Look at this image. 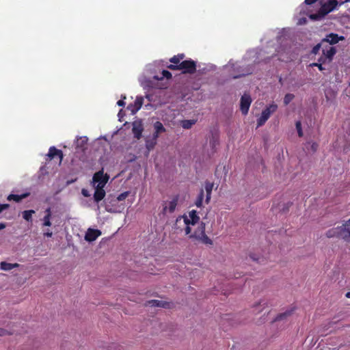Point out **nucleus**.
I'll list each match as a JSON object with an SVG mask.
<instances>
[{"label":"nucleus","instance_id":"nucleus-1","mask_svg":"<svg viewBox=\"0 0 350 350\" xmlns=\"http://www.w3.org/2000/svg\"><path fill=\"white\" fill-rule=\"evenodd\" d=\"M205 223L201 221L193 233L189 236V238L206 245H212L213 241L205 233Z\"/></svg>","mask_w":350,"mask_h":350},{"label":"nucleus","instance_id":"nucleus-2","mask_svg":"<svg viewBox=\"0 0 350 350\" xmlns=\"http://www.w3.org/2000/svg\"><path fill=\"white\" fill-rule=\"evenodd\" d=\"M337 5L338 1L336 0H328L327 2L321 4L317 13L310 14V18L312 20L320 19L333 11Z\"/></svg>","mask_w":350,"mask_h":350},{"label":"nucleus","instance_id":"nucleus-3","mask_svg":"<svg viewBox=\"0 0 350 350\" xmlns=\"http://www.w3.org/2000/svg\"><path fill=\"white\" fill-rule=\"evenodd\" d=\"M172 70H182L183 74H193L196 71V63L189 59L182 61L178 66H167Z\"/></svg>","mask_w":350,"mask_h":350},{"label":"nucleus","instance_id":"nucleus-4","mask_svg":"<svg viewBox=\"0 0 350 350\" xmlns=\"http://www.w3.org/2000/svg\"><path fill=\"white\" fill-rule=\"evenodd\" d=\"M277 109L278 105L274 103L267 106L266 108L262 110L260 117L257 120V126L260 127L264 125L271 115L276 111Z\"/></svg>","mask_w":350,"mask_h":350},{"label":"nucleus","instance_id":"nucleus-5","mask_svg":"<svg viewBox=\"0 0 350 350\" xmlns=\"http://www.w3.org/2000/svg\"><path fill=\"white\" fill-rule=\"evenodd\" d=\"M109 176L104 174L103 170H100L96 172L92 178L93 187H105L109 180Z\"/></svg>","mask_w":350,"mask_h":350},{"label":"nucleus","instance_id":"nucleus-6","mask_svg":"<svg viewBox=\"0 0 350 350\" xmlns=\"http://www.w3.org/2000/svg\"><path fill=\"white\" fill-rule=\"evenodd\" d=\"M339 238L350 243V219L339 226Z\"/></svg>","mask_w":350,"mask_h":350},{"label":"nucleus","instance_id":"nucleus-7","mask_svg":"<svg viewBox=\"0 0 350 350\" xmlns=\"http://www.w3.org/2000/svg\"><path fill=\"white\" fill-rule=\"evenodd\" d=\"M252 103V98L249 94H243L241 98L240 110L243 115H247Z\"/></svg>","mask_w":350,"mask_h":350},{"label":"nucleus","instance_id":"nucleus-8","mask_svg":"<svg viewBox=\"0 0 350 350\" xmlns=\"http://www.w3.org/2000/svg\"><path fill=\"white\" fill-rule=\"evenodd\" d=\"M143 103L144 98L142 96H137L135 102L127 106V109L131 111V113L133 115L141 109Z\"/></svg>","mask_w":350,"mask_h":350},{"label":"nucleus","instance_id":"nucleus-9","mask_svg":"<svg viewBox=\"0 0 350 350\" xmlns=\"http://www.w3.org/2000/svg\"><path fill=\"white\" fill-rule=\"evenodd\" d=\"M47 157L50 160L53 159L55 157H58L59 163H61L63 160L64 154L61 150L57 149L54 146H51L49 150Z\"/></svg>","mask_w":350,"mask_h":350},{"label":"nucleus","instance_id":"nucleus-10","mask_svg":"<svg viewBox=\"0 0 350 350\" xmlns=\"http://www.w3.org/2000/svg\"><path fill=\"white\" fill-rule=\"evenodd\" d=\"M178 203V196H175L170 202H165L163 208V213L165 214L167 212L170 213H172L177 206Z\"/></svg>","mask_w":350,"mask_h":350},{"label":"nucleus","instance_id":"nucleus-11","mask_svg":"<svg viewBox=\"0 0 350 350\" xmlns=\"http://www.w3.org/2000/svg\"><path fill=\"white\" fill-rule=\"evenodd\" d=\"M100 235V230L97 229L88 228L85 235V240L88 242H92Z\"/></svg>","mask_w":350,"mask_h":350},{"label":"nucleus","instance_id":"nucleus-12","mask_svg":"<svg viewBox=\"0 0 350 350\" xmlns=\"http://www.w3.org/2000/svg\"><path fill=\"white\" fill-rule=\"evenodd\" d=\"M345 38L343 36H339L337 33H331L326 36L325 38L322 40L323 43H329L330 44H334L338 43L340 40H343Z\"/></svg>","mask_w":350,"mask_h":350},{"label":"nucleus","instance_id":"nucleus-13","mask_svg":"<svg viewBox=\"0 0 350 350\" xmlns=\"http://www.w3.org/2000/svg\"><path fill=\"white\" fill-rule=\"evenodd\" d=\"M189 218H188L187 217H183L184 223L185 225L191 224L192 226H194L198 222L200 219V217L198 216L196 211L192 210L191 211L189 212Z\"/></svg>","mask_w":350,"mask_h":350},{"label":"nucleus","instance_id":"nucleus-14","mask_svg":"<svg viewBox=\"0 0 350 350\" xmlns=\"http://www.w3.org/2000/svg\"><path fill=\"white\" fill-rule=\"evenodd\" d=\"M144 131V127L140 121H135L133 123L132 132L137 139H140L142 137V132Z\"/></svg>","mask_w":350,"mask_h":350},{"label":"nucleus","instance_id":"nucleus-15","mask_svg":"<svg viewBox=\"0 0 350 350\" xmlns=\"http://www.w3.org/2000/svg\"><path fill=\"white\" fill-rule=\"evenodd\" d=\"M94 189V200L95 202L98 203L105 197L106 193L104 187H95Z\"/></svg>","mask_w":350,"mask_h":350},{"label":"nucleus","instance_id":"nucleus-16","mask_svg":"<svg viewBox=\"0 0 350 350\" xmlns=\"http://www.w3.org/2000/svg\"><path fill=\"white\" fill-rule=\"evenodd\" d=\"M213 186H214V185L213 183H211L208 180L205 181V183H204V189L206 191L205 202L206 204H208L211 200V193H212V191L213 189Z\"/></svg>","mask_w":350,"mask_h":350},{"label":"nucleus","instance_id":"nucleus-17","mask_svg":"<svg viewBox=\"0 0 350 350\" xmlns=\"http://www.w3.org/2000/svg\"><path fill=\"white\" fill-rule=\"evenodd\" d=\"M29 195H30V193L29 192H26V193H24L23 194H21V195L10 194L8 196L7 200L8 201L14 200L16 202H19L22 200L27 198Z\"/></svg>","mask_w":350,"mask_h":350},{"label":"nucleus","instance_id":"nucleus-18","mask_svg":"<svg viewBox=\"0 0 350 350\" xmlns=\"http://www.w3.org/2000/svg\"><path fill=\"white\" fill-rule=\"evenodd\" d=\"M293 311H294V309H290V310H286L284 312L278 314L275 317V318L272 321V323L276 322V321H283V320L286 319L287 317H290L293 314Z\"/></svg>","mask_w":350,"mask_h":350},{"label":"nucleus","instance_id":"nucleus-19","mask_svg":"<svg viewBox=\"0 0 350 350\" xmlns=\"http://www.w3.org/2000/svg\"><path fill=\"white\" fill-rule=\"evenodd\" d=\"M336 53V50L334 46H329L328 49H323V54L325 58L328 59L329 61H332L333 57Z\"/></svg>","mask_w":350,"mask_h":350},{"label":"nucleus","instance_id":"nucleus-20","mask_svg":"<svg viewBox=\"0 0 350 350\" xmlns=\"http://www.w3.org/2000/svg\"><path fill=\"white\" fill-rule=\"evenodd\" d=\"M148 305L154 307H161V308H167L169 304L165 301H160V300H150L148 301Z\"/></svg>","mask_w":350,"mask_h":350},{"label":"nucleus","instance_id":"nucleus-21","mask_svg":"<svg viewBox=\"0 0 350 350\" xmlns=\"http://www.w3.org/2000/svg\"><path fill=\"white\" fill-rule=\"evenodd\" d=\"M185 58V54L180 53L176 55L173 56L170 59V62L172 63L169 66H178L182 62V60Z\"/></svg>","mask_w":350,"mask_h":350},{"label":"nucleus","instance_id":"nucleus-22","mask_svg":"<svg viewBox=\"0 0 350 350\" xmlns=\"http://www.w3.org/2000/svg\"><path fill=\"white\" fill-rule=\"evenodd\" d=\"M325 235L327 238H339V226L328 230Z\"/></svg>","mask_w":350,"mask_h":350},{"label":"nucleus","instance_id":"nucleus-23","mask_svg":"<svg viewBox=\"0 0 350 350\" xmlns=\"http://www.w3.org/2000/svg\"><path fill=\"white\" fill-rule=\"evenodd\" d=\"M18 266L19 265L17 263L12 264L6 262H1L0 264L1 269L5 271H10L15 267H18Z\"/></svg>","mask_w":350,"mask_h":350},{"label":"nucleus","instance_id":"nucleus-24","mask_svg":"<svg viewBox=\"0 0 350 350\" xmlns=\"http://www.w3.org/2000/svg\"><path fill=\"white\" fill-rule=\"evenodd\" d=\"M204 196V191L203 189H201L200 193L197 197V199L195 202V204L197 207L200 208L202 206V202Z\"/></svg>","mask_w":350,"mask_h":350},{"label":"nucleus","instance_id":"nucleus-25","mask_svg":"<svg viewBox=\"0 0 350 350\" xmlns=\"http://www.w3.org/2000/svg\"><path fill=\"white\" fill-rule=\"evenodd\" d=\"M196 122L194 120H184L181 121V126L185 129H189Z\"/></svg>","mask_w":350,"mask_h":350},{"label":"nucleus","instance_id":"nucleus-26","mask_svg":"<svg viewBox=\"0 0 350 350\" xmlns=\"http://www.w3.org/2000/svg\"><path fill=\"white\" fill-rule=\"evenodd\" d=\"M88 137H85V136H83V137H80L77 139V148H81L82 149H83L85 148V146L88 143Z\"/></svg>","mask_w":350,"mask_h":350},{"label":"nucleus","instance_id":"nucleus-27","mask_svg":"<svg viewBox=\"0 0 350 350\" xmlns=\"http://www.w3.org/2000/svg\"><path fill=\"white\" fill-rule=\"evenodd\" d=\"M154 131H157V133H161L165 132V127L163 126V124L159 121H157L154 124Z\"/></svg>","mask_w":350,"mask_h":350},{"label":"nucleus","instance_id":"nucleus-28","mask_svg":"<svg viewBox=\"0 0 350 350\" xmlns=\"http://www.w3.org/2000/svg\"><path fill=\"white\" fill-rule=\"evenodd\" d=\"M35 213L33 210H27L23 212V217L27 221H31L32 215Z\"/></svg>","mask_w":350,"mask_h":350},{"label":"nucleus","instance_id":"nucleus-29","mask_svg":"<svg viewBox=\"0 0 350 350\" xmlns=\"http://www.w3.org/2000/svg\"><path fill=\"white\" fill-rule=\"evenodd\" d=\"M295 98L294 94H286L284 98V104L285 105H288Z\"/></svg>","mask_w":350,"mask_h":350},{"label":"nucleus","instance_id":"nucleus-30","mask_svg":"<svg viewBox=\"0 0 350 350\" xmlns=\"http://www.w3.org/2000/svg\"><path fill=\"white\" fill-rule=\"evenodd\" d=\"M295 127L298 133L299 137H302L304 133L301 128V123L300 121H297L295 123Z\"/></svg>","mask_w":350,"mask_h":350},{"label":"nucleus","instance_id":"nucleus-31","mask_svg":"<svg viewBox=\"0 0 350 350\" xmlns=\"http://www.w3.org/2000/svg\"><path fill=\"white\" fill-rule=\"evenodd\" d=\"M51 217L49 215H45L42 219L43 221V223H42V226H51Z\"/></svg>","mask_w":350,"mask_h":350},{"label":"nucleus","instance_id":"nucleus-32","mask_svg":"<svg viewBox=\"0 0 350 350\" xmlns=\"http://www.w3.org/2000/svg\"><path fill=\"white\" fill-rule=\"evenodd\" d=\"M129 193H130L129 191H124V192L120 193L117 197V200L119 202L124 200L129 196Z\"/></svg>","mask_w":350,"mask_h":350},{"label":"nucleus","instance_id":"nucleus-33","mask_svg":"<svg viewBox=\"0 0 350 350\" xmlns=\"http://www.w3.org/2000/svg\"><path fill=\"white\" fill-rule=\"evenodd\" d=\"M323 44L324 43H323V41H321V43H319L317 45H315L312 49V53L314 55L317 54Z\"/></svg>","mask_w":350,"mask_h":350},{"label":"nucleus","instance_id":"nucleus-34","mask_svg":"<svg viewBox=\"0 0 350 350\" xmlns=\"http://www.w3.org/2000/svg\"><path fill=\"white\" fill-rule=\"evenodd\" d=\"M162 75H163V77H165V78H166L167 79H171L172 77V73L170 71L167 70H163L162 71Z\"/></svg>","mask_w":350,"mask_h":350},{"label":"nucleus","instance_id":"nucleus-35","mask_svg":"<svg viewBox=\"0 0 350 350\" xmlns=\"http://www.w3.org/2000/svg\"><path fill=\"white\" fill-rule=\"evenodd\" d=\"M311 67H317L320 71H323L325 70V68L322 66L321 63H312L310 64Z\"/></svg>","mask_w":350,"mask_h":350},{"label":"nucleus","instance_id":"nucleus-36","mask_svg":"<svg viewBox=\"0 0 350 350\" xmlns=\"http://www.w3.org/2000/svg\"><path fill=\"white\" fill-rule=\"evenodd\" d=\"M267 306V302L265 301V300H260L258 303H257L256 304H255L254 306V308H255V310L258 308V307H261V306Z\"/></svg>","mask_w":350,"mask_h":350},{"label":"nucleus","instance_id":"nucleus-37","mask_svg":"<svg viewBox=\"0 0 350 350\" xmlns=\"http://www.w3.org/2000/svg\"><path fill=\"white\" fill-rule=\"evenodd\" d=\"M156 144V142L152 139L151 142H146V148L150 150L152 149Z\"/></svg>","mask_w":350,"mask_h":350},{"label":"nucleus","instance_id":"nucleus-38","mask_svg":"<svg viewBox=\"0 0 350 350\" xmlns=\"http://www.w3.org/2000/svg\"><path fill=\"white\" fill-rule=\"evenodd\" d=\"M10 207V204H0V213H1L4 210L8 209Z\"/></svg>","mask_w":350,"mask_h":350},{"label":"nucleus","instance_id":"nucleus-39","mask_svg":"<svg viewBox=\"0 0 350 350\" xmlns=\"http://www.w3.org/2000/svg\"><path fill=\"white\" fill-rule=\"evenodd\" d=\"M81 193L85 197H90V193L88 189H82Z\"/></svg>","mask_w":350,"mask_h":350},{"label":"nucleus","instance_id":"nucleus-40","mask_svg":"<svg viewBox=\"0 0 350 350\" xmlns=\"http://www.w3.org/2000/svg\"><path fill=\"white\" fill-rule=\"evenodd\" d=\"M185 232L187 235H190L191 232V228H190L189 225H186L185 228Z\"/></svg>","mask_w":350,"mask_h":350},{"label":"nucleus","instance_id":"nucleus-41","mask_svg":"<svg viewBox=\"0 0 350 350\" xmlns=\"http://www.w3.org/2000/svg\"><path fill=\"white\" fill-rule=\"evenodd\" d=\"M255 255L254 254H252V255H250V258L252 259H253V260L254 261H257V262H261L262 261H263V258H255L254 256Z\"/></svg>","mask_w":350,"mask_h":350},{"label":"nucleus","instance_id":"nucleus-42","mask_svg":"<svg viewBox=\"0 0 350 350\" xmlns=\"http://www.w3.org/2000/svg\"><path fill=\"white\" fill-rule=\"evenodd\" d=\"M53 235V232L50 231L49 230H47L46 232H44V236L47 237H51Z\"/></svg>","mask_w":350,"mask_h":350},{"label":"nucleus","instance_id":"nucleus-43","mask_svg":"<svg viewBox=\"0 0 350 350\" xmlns=\"http://www.w3.org/2000/svg\"><path fill=\"white\" fill-rule=\"evenodd\" d=\"M318 0H305L304 3L306 5H312L314 3H316Z\"/></svg>","mask_w":350,"mask_h":350},{"label":"nucleus","instance_id":"nucleus-44","mask_svg":"<svg viewBox=\"0 0 350 350\" xmlns=\"http://www.w3.org/2000/svg\"><path fill=\"white\" fill-rule=\"evenodd\" d=\"M159 134L160 133H157V131H154V133H153L152 135V139L156 142V140L159 137Z\"/></svg>","mask_w":350,"mask_h":350},{"label":"nucleus","instance_id":"nucleus-45","mask_svg":"<svg viewBox=\"0 0 350 350\" xmlns=\"http://www.w3.org/2000/svg\"><path fill=\"white\" fill-rule=\"evenodd\" d=\"M45 213L46 215H49L50 217H51V215H52V213H51V208H47L46 210H45Z\"/></svg>","mask_w":350,"mask_h":350},{"label":"nucleus","instance_id":"nucleus-46","mask_svg":"<svg viewBox=\"0 0 350 350\" xmlns=\"http://www.w3.org/2000/svg\"><path fill=\"white\" fill-rule=\"evenodd\" d=\"M117 105L120 107H124L125 105V103L123 100H119L117 102Z\"/></svg>","mask_w":350,"mask_h":350},{"label":"nucleus","instance_id":"nucleus-47","mask_svg":"<svg viewBox=\"0 0 350 350\" xmlns=\"http://www.w3.org/2000/svg\"><path fill=\"white\" fill-rule=\"evenodd\" d=\"M8 334V332L4 329L0 328V336H4Z\"/></svg>","mask_w":350,"mask_h":350},{"label":"nucleus","instance_id":"nucleus-48","mask_svg":"<svg viewBox=\"0 0 350 350\" xmlns=\"http://www.w3.org/2000/svg\"><path fill=\"white\" fill-rule=\"evenodd\" d=\"M325 57H321L318 59V62H317V63H321V64H323L325 62Z\"/></svg>","mask_w":350,"mask_h":350},{"label":"nucleus","instance_id":"nucleus-49","mask_svg":"<svg viewBox=\"0 0 350 350\" xmlns=\"http://www.w3.org/2000/svg\"><path fill=\"white\" fill-rule=\"evenodd\" d=\"M5 228V224L4 223H0V230H3Z\"/></svg>","mask_w":350,"mask_h":350},{"label":"nucleus","instance_id":"nucleus-50","mask_svg":"<svg viewBox=\"0 0 350 350\" xmlns=\"http://www.w3.org/2000/svg\"><path fill=\"white\" fill-rule=\"evenodd\" d=\"M346 297L350 298V291L347 292L345 295Z\"/></svg>","mask_w":350,"mask_h":350},{"label":"nucleus","instance_id":"nucleus-51","mask_svg":"<svg viewBox=\"0 0 350 350\" xmlns=\"http://www.w3.org/2000/svg\"><path fill=\"white\" fill-rule=\"evenodd\" d=\"M262 307H263V308H262V309H261L262 310H264V308H265V307H267V306H265V307H264V306H262Z\"/></svg>","mask_w":350,"mask_h":350},{"label":"nucleus","instance_id":"nucleus-52","mask_svg":"<svg viewBox=\"0 0 350 350\" xmlns=\"http://www.w3.org/2000/svg\"><path fill=\"white\" fill-rule=\"evenodd\" d=\"M349 86H350V82H349Z\"/></svg>","mask_w":350,"mask_h":350}]
</instances>
